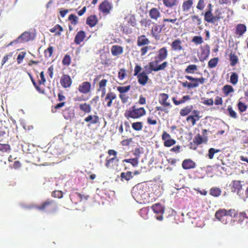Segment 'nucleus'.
I'll list each match as a JSON object with an SVG mask.
<instances>
[{
  "instance_id": "17",
  "label": "nucleus",
  "mask_w": 248,
  "mask_h": 248,
  "mask_svg": "<svg viewBox=\"0 0 248 248\" xmlns=\"http://www.w3.org/2000/svg\"><path fill=\"white\" fill-rule=\"evenodd\" d=\"M85 37V33L83 31H79L76 34L75 38V43L79 45L81 42H82Z\"/></svg>"
},
{
  "instance_id": "20",
  "label": "nucleus",
  "mask_w": 248,
  "mask_h": 248,
  "mask_svg": "<svg viewBox=\"0 0 248 248\" xmlns=\"http://www.w3.org/2000/svg\"><path fill=\"white\" fill-rule=\"evenodd\" d=\"M99 119L97 115H89L85 118L84 121L87 123H90V124H95L99 122Z\"/></svg>"
},
{
  "instance_id": "55",
  "label": "nucleus",
  "mask_w": 248,
  "mask_h": 248,
  "mask_svg": "<svg viewBox=\"0 0 248 248\" xmlns=\"http://www.w3.org/2000/svg\"><path fill=\"white\" fill-rule=\"evenodd\" d=\"M53 51V47L52 46H49L46 51L45 55L48 56L49 57H51Z\"/></svg>"
},
{
  "instance_id": "26",
  "label": "nucleus",
  "mask_w": 248,
  "mask_h": 248,
  "mask_svg": "<svg viewBox=\"0 0 248 248\" xmlns=\"http://www.w3.org/2000/svg\"><path fill=\"white\" fill-rule=\"evenodd\" d=\"M178 2V0H163L164 5L168 8L177 6Z\"/></svg>"
},
{
  "instance_id": "18",
  "label": "nucleus",
  "mask_w": 248,
  "mask_h": 248,
  "mask_svg": "<svg viewBox=\"0 0 248 248\" xmlns=\"http://www.w3.org/2000/svg\"><path fill=\"white\" fill-rule=\"evenodd\" d=\"M138 81L142 85H145L149 79L145 72H142L138 76Z\"/></svg>"
},
{
  "instance_id": "58",
  "label": "nucleus",
  "mask_w": 248,
  "mask_h": 248,
  "mask_svg": "<svg viewBox=\"0 0 248 248\" xmlns=\"http://www.w3.org/2000/svg\"><path fill=\"white\" fill-rule=\"evenodd\" d=\"M186 121H191L192 125H194L196 124V121L197 120L193 116L190 115L187 117Z\"/></svg>"
},
{
  "instance_id": "43",
  "label": "nucleus",
  "mask_w": 248,
  "mask_h": 248,
  "mask_svg": "<svg viewBox=\"0 0 248 248\" xmlns=\"http://www.w3.org/2000/svg\"><path fill=\"white\" fill-rule=\"evenodd\" d=\"M226 215L231 219L232 217H236L237 215V212L235 209H230L228 211L226 210Z\"/></svg>"
},
{
  "instance_id": "51",
  "label": "nucleus",
  "mask_w": 248,
  "mask_h": 248,
  "mask_svg": "<svg viewBox=\"0 0 248 248\" xmlns=\"http://www.w3.org/2000/svg\"><path fill=\"white\" fill-rule=\"evenodd\" d=\"M205 0H199L197 6V9L201 10H202L205 7L204 2Z\"/></svg>"
},
{
  "instance_id": "41",
  "label": "nucleus",
  "mask_w": 248,
  "mask_h": 248,
  "mask_svg": "<svg viewBox=\"0 0 248 248\" xmlns=\"http://www.w3.org/2000/svg\"><path fill=\"white\" fill-rule=\"evenodd\" d=\"M223 92L226 95H228L230 93L233 92L234 90L231 85H225L223 87Z\"/></svg>"
},
{
  "instance_id": "53",
  "label": "nucleus",
  "mask_w": 248,
  "mask_h": 248,
  "mask_svg": "<svg viewBox=\"0 0 248 248\" xmlns=\"http://www.w3.org/2000/svg\"><path fill=\"white\" fill-rule=\"evenodd\" d=\"M191 19L194 22H196L197 25H200L201 24V20L198 16L194 15L191 16Z\"/></svg>"
},
{
  "instance_id": "30",
  "label": "nucleus",
  "mask_w": 248,
  "mask_h": 248,
  "mask_svg": "<svg viewBox=\"0 0 248 248\" xmlns=\"http://www.w3.org/2000/svg\"><path fill=\"white\" fill-rule=\"evenodd\" d=\"M121 177L122 181H129L133 177V176L131 171H127L126 172H122Z\"/></svg>"
},
{
  "instance_id": "9",
  "label": "nucleus",
  "mask_w": 248,
  "mask_h": 248,
  "mask_svg": "<svg viewBox=\"0 0 248 248\" xmlns=\"http://www.w3.org/2000/svg\"><path fill=\"white\" fill-rule=\"evenodd\" d=\"M91 83L89 82H84L78 87V91L82 93H87L90 91Z\"/></svg>"
},
{
  "instance_id": "2",
  "label": "nucleus",
  "mask_w": 248,
  "mask_h": 248,
  "mask_svg": "<svg viewBox=\"0 0 248 248\" xmlns=\"http://www.w3.org/2000/svg\"><path fill=\"white\" fill-rule=\"evenodd\" d=\"M146 111L143 108H137L136 106H133L131 108L125 111L124 116L127 119H138L144 115Z\"/></svg>"
},
{
  "instance_id": "60",
  "label": "nucleus",
  "mask_w": 248,
  "mask_h": 248,
  "mask_svg": "<svg viewBox=\"0 0 248 248\" xmlns=\"http://www.w3.org/2000/svg\"><path fill=\"white\" fill-rule=\"evenodd\" d=\"M162 139L165 142L167 140L170 139V136L166 132L164 131L162 134Z\"/></svg>"
},
{
  "instance_id": "50",
  "label": "nucleus",
  "mask_w": 248,
  "mask_h": 248,
  "mask_svg": "<svg viewBox=\"0 0 248 248\" xmlns=\"http://www.w3.org/2000/svg\"><path fill=\"white\" fill-rule=\"evenodd\" d=\"M70 62H71L70 57L68 55H65L62 60V63L64 65H68L70 64Z\"/></svg>"
},
{
  "instance_id": "63",
  "label": "nucleus",
  "mask_w": 248,
  "mask_h": 248,
  "mask_svg": "<svg viewBox=\"0 0 248 248\" xmlns=\"http://www.w3.org/2000/svg\"><path fill=\"white\" fill-rule=\"evenodd\" d=\"M203 104L208 105V106H212L214 104V101L211 98V99L205 100L203 102Z\"/></svg>"
},
{
  "instance_id": "27",
  "label": "nucleus",
  "mask_w": 248,
  "mask_h": 248,
  "mask_svg": "<svg viewBox=\"0 0 248 248\" xmlns=\"http://www.w3.org/2000/svg\"><path fill=\"white\" fill-rule=\"evenodd\" d=\"M246 31V27L245 25L240 24L237 26L236 33L239 36L242 35Z\"/></svg>"
},
{
  "instance_id": "57",
  "label": "nucleus",
  "mask_w": 248,
  "mask_h": 248,
  "mask_svg": "<svg viewBox=\"0 0 248 248\" xmlns=\"http://www.w3.org/2000/svg\"><path fill=\"white\" fill-rule=\"evenodd\" d=\"M25 56V53H24L23 52H21L19 54V55H18L17 58V61L18 63L19 64L22 61L24 58Z\"/></svg>"
},
{
  "instance_id": "28",
  "label": "nucleus",
  "mask_w": 248,
  "mask_h": 248,
  "mask_svg": "<svg viewBox=\"0 0 248 248\" xmlns=\"http://www.w3.org/2000/svg\"><path fill=\"white\" fill-rule=\"evenodd\" d=\"M193 108L192 105L187 106L181 109L180 114L182 116H185L192 111Z\"/></svg>"
},
{
  "instance_id": "61",
  "label": "nucleus",
  "mask_w": 248,
  "mask_h": 248,
  "mask_svg": "<svg viewBox=\"0 0 248 248\" xmlns=\"http://www.w3.org/2000/svg\"><path fill=\"white\" fill-rule=\"evenodd\" d=\"M215 104L217 105H222V98L219 96H217L215 99Z\"/></svg>"
},
{
  "instance_id": "21",
  "label": "nucleus",
  "mask_w": 248,
  "mask_h": 248,
  "mask_svg": "<svg viewBox=\"0 0 248 248\" xmlns=\"http://www.w3.org/2000/svg\"><path fill=\"white\" fill-rule=\"evenodd\" d=\"M31 38V34L28 32H25L22 33L18 38L17 41L21 42L22 41L23 42H28L30 41Z\"/></svg>"
},
{
  "instance_id": "22",
  "label": "nucleus",
  "mask_w": 248,
  "mask_h": 248,
  "mask_svg": "<svg viewBox=\"0 0 248 248\" xmlns=\"http://www.w3.org/2000/svg\"><path fill=\"white\" fill-rule=\"evenodd\" d=\"M111 52L113 55L117 56L123 52V47L119 46H113L111 48Z\"/></svg>"
},
{
  "instance_id": "32",
  "label": "nucleus",
  "mask_w": 248,
  "mask_h": 248,
  "mask_svg": "<svg viewBox=\"0 0 248 248\" xmlns=\"http://www.w3.org/2000/svg\"><path fill=\"white\" fill-rule=\"evenodd\" d=\"M198 69L197 66L195 64H190L187 66L185 69V72L187 74H193Z\"/></svg>"
},
{
  "instance_id": "52",
  "label": "nucleus",
  "mask_w": 248,
  "mask_h": 248,
  "mask_svg": "<svg viewBox=\"0 0 248 248\" xmlns=\"http://www.w3.org/2000/svg\"><path fill=\"white\" fill-rule=\"evenodd\" d=\"M10 150V146L9 145L4 144H0V151L2 152H7Z\"/></svg>"
},
{
  "instance_id": "36",
  "label": "nucleus",
  "mask_w": 248,
  "mask_h": 248,
  "mask_svg": "<svg viewBox=\"0 0 248 248\" xmlns=\"http://www.w3.org/2000/svg\"><path fill=\"white\" fill-rule=\"evenodd\" d=\"M183 87H187L188 88H196L199 86V84L197 82L189 83L187 81L184 82L182 83Z\"/></svg>"
},
{
  "instance_id": "40",
  "label": "nucleus",
  "mask_w": 248,
  "mask_h": 248,
  "mask_svg": "<svg viewBox=\"0 0 248 248\" xmlns=\"http://www.w3.org/2000/svg\"><path fill=\"white\" fill-rule=\"evenodd\" d=\"M130 86H118L117 87V90L121 93V94L127 92L130 89Z\"/></svg>"
},
{
  "instance_id": "10",
  "label": "nucleus",
  "mask_w": 248,
  "mask_h": 248,
  "mask_svg": "<svg viewBox=\"0 0 248 248\" xmlns=\"http://www.w3.org/2000/svg\"><path fill=\"white\" fill-rule=\"evenodd\" d=\"M164 25L161 26L158 25H154L152 29V34L155 39H159V34L161 32Z\"/></svg>"
},
{
  "instance_id": "29",
  "label": "nucleus",
  "mask_w": 248,
  "mask_h": 248,
  "mask_svg": "<svg viewBox=\"0 0 248 248\" xmlns=\"http://www.w3.org/2000/svg\"><path fill=\"white\" fill-rule=\"evenodd\" d=\"M79 107L80 109L85 113H89L91 111V105L86 103L80 104Z\"/></svg>"
},
{
  "instance_id": "13",
  "label": "nucleus",
  "mask_w": 248,
  "mask_h": 248,
  "mask_svg": "<svg viewBox=\"0 0 248 248\" xmlns=\"http://www.w3.org/2000/svg\"><path fill=\"white\" fill-rule=\"evenodd\" d=\"M149 16L152 19L157 21L160 17L161 14L158 9L153 8L149 11Z\"/></svg>"
},
{
  "instance_id": "8",
  "label": "nucleus",
  "mask_w": 248,
  "mask_h": 248,
  "mask_svg": "<svg viewBox=\"0 0 248 248\" xmlns=\"http://www.w3.org/2000/svg\"><path fill=\"white\" fill-rule=\"evenodd\" d=\"M168 56V50L166 47H163L157 52V55L155 59H158L159 61H162L166 59Z\"/></svg>"
},
{
  "instance_id": "7",
  "label": "nucleus",
  "mask_w": 248,
  "mask_h": 248,
  "mask_svg": "<svg viewBox=\"0 0 248 248\" xmlns=\"http://www.w3.org/2000/svg\"><path fill=\"white\" fill-rule=\"evenodd\" d=\"M60 83L63 88H69L72 84V79L69 76L63 75L61 78Z\"/></svg>"
},
{
  "instance_id": "1",
  "label": "nucleus",
  "mask_w": 248,
  "mask_h": 248,
  "mask_svg": "<svg viewBox=\"0 0 248 248\" xmlns=\"http://www.w3.org/2000/svg\"><path fill=\"white\" fill-rule=\"evenodd\" d=\"M193 4V0H186L183 2L181 8L178 10L180 19L186 20L187 19L188 16L192 13Z\"/></svg>"
},
{
  "instance_id": "14",
  "label": "nucleus",
  "mask_w": 248,
  "mask_h": 248,
  "mask_svg": "<svg viewBox=\"0 0 248 248\" xmlns=\"http://www.w3.org/2000/svg\"><path fill=\"white\" fill-rule=\"evenodd\" d=\"M116 98V94L112 92L108 93L105 98V101L107 102L106 106L108 107H110L112 105V101Z\"/></svg>"
},
{
  "instance_id": "3",
  "label": "nucleus",
  "mask_w": 248,
  "mask_h": 248,
  "mask_svg": "<svg viewBox=\"0 0 248 248\" xmlns=\"http://www.w3.org/2000/svg\"><path fill=\"white\" fill-rule=\"evenodd\" d=\"M226 210L222 209L217 210L215 214L216 218L223 224H227L229 221L232 220V219L226 215Z\"/></svg>"
},
{
  "instance_id": "33",
  "label": "nucleus",
  "mask_w": 248,
  "mask_h": 248,
  "mask_svg": "<svg viewBox=\"0 0 248 248\" xmlns=\"http://www.w3.org/2000/svg\"><path fill=\"white\" fill-rule=\"evenodd\" d=\"M132 127L136 131H140L143 128V123L140 122H134L132 124Z\"/></svg>"
},
{
  "instance_id": "16",
  "label": "nucleus",
  "mask_w": 248,
  "mask_h": 248,
  "mask_svg": "<svg viewBox=\"0 0 248 248\" xmlns=\"http://www.w3.org/2000/svg\"><path fill=\"white\" fill-rule=\"evenodd\" d=\"M182 167L185 170L193 169L195 167V163L190 159H186L182 163Z\"/></svg>"
},
{
  "instance_id": "39",
  "label": "nucleus",
  "mask_w": 248,
  "mask_h": 248,
  "mask_svg": "<svg viewBox=\"0 0 248 248\" xmlns=\"http://www.w3.org/2000/svg\"><path fill=\"white\" fill-rule=\"evenodd\" d=\"M192 42L195 44L198 45L202 44L203 43V39L201 36H194L192 39Z\"/></svg>"
},
{
  "instance_id": "54",
  "label": "nucleus",
  "mask_w": 248,
  "mask_h": 248,
  "mask_svg": "<svg viewBox=\"0 0 248 248\" xmlns=\"http://www.w3.org/2000/svg\"><path fill=\"white\" fill-rule=\"evenodd\" d=\"M107 83V79H102V80H101L99 82V90L106 89L105 87L106 86Z\"/></svg>"
},
{
  "instance_id": "62",
  "label": "nucleus",
  "mask_w": 248,
  "mask_h": 248,
  "mask_svg": "<svg viewBox=\"0 0 248 248\" xmlns=\"http://www.w3.org/2000/svg\"><path fill=\"white\" fill-rule=\"evenodd\" d=\"M148 49H149V46H143V47H142L141 49V55L142 56L145 55V54L147 53Z\"/></svg>"
},
{
  "instance_id": "4",
  "label": "nucleus",
  "mask_w": 248,
  "mask_h": 248,
  "mask_svg": "<svg viewBox=\"0 0 248 248\" xmlns=\"http://www.w3.org/2000/svg\"><path fill=\"white\" fill-rule=\"evenodd\" d=\"M161 61H159L158 59H155V60L149 63L150 68L151 71H158L159 70H163L168 65L167 62H163L161 64L158 65V63Z\"/></svg>"
},
{
  "instance_id": "24",
  "label": "nucleus",
  "mask_w": 248,
  "mask_h": 248,
  "mask_svg": "<svg viewBox=\"0 0 248 248\" xmlns=\"http://www.w3.org/2000/svg\"><path fill=\"white\" fill-rule=\"evenodd\" d=\"M97 22V18L94 15L88 17L86 21V23L91 27H94L96 24Z\"/></svg>"
},
{
  "instance_id": "49",
  "label": "nucleus",
  "mask_w": 248,
  "mask_h": 248,
  "mask_svg": "<svg viewBox=\"0 0 248 248\" xmlns=\"http://www.w3.org/2000/svg\"><path fill=\"white\" fill-rule=\"evenodd\" d=\"M175 142L176 141L170 138L164 142V145L166 147H170L174 145Z\"/></svg>"
},
{
  "instance_id": "34",
  "label": "nucleus",
  "mask_w": 248,
  "mask_h": 248,
  "mask_svg": "<svg viewBox=\"0 0 248 248\" xmlns=\"http://www.w3.org/2000/svg\"><path fill=\"white\" fill-rule=\"evenodd\" d=\"M63 30L62 28L59 25H56L50 30V32L55 33L56 35H60Z\"/></svg>"
},
{
  "instance_id": "19",
  "label": "nucleus",
  "mask_w": 248,
  "mask_h": 248,
  "mask_svg": "<svg viewBox=\"0 0 248 248\" xmlns=\"http://www.w3.org/2000/svg\"><path fill=\"white\" fill-rule=\"evenodd\" d=\"M119 159L117 157H112L110 159H107L106 163L105 164L107 168H111L114 165H117Z\"/></svg>"
},
{
  "instance_id": "11",
  "label": "nucleus",
  "mask_w": 248,
  "mask_h": 248,
  "mask_svg": "<svg viewBox=\"0 0 248 248\" xmlns=\"http://www.w3.org/2000/svg\"><path fill=\"white\" fill-rule=\"evenodd\" d=\"M169 95L166 93H160L159 95V102L164 107H170V104L167 101Z\"/></svg>"
},
{
  "instance_id": "44",
  "label": "nucleus",
  "mask_w": 248,
  "mask_h": 248,
  "mask_svg": "<svg viewBox=\"0 0 248 248\" xmlns=\"http://www.w3.org/2000/svg\"><path fill=\"white\" fill-rule=\"evenodd\" d=\"M220 190L217 188H213L210 190V194L214 196L217 197L220 194Z\"/></svg>"
},
{
  "instance_id": "35",
  "label": "nucleus",
  "mask_w": 248,
  "mask_h": 248,
  "mask_svg": "<svg viewBox=\"0 0 248 248\" xmlns=\"http://www.w3.org/2000/svg\"><path fill=\"white\" fill-rule=\"evenodd\" d=\"M218 62V58H214L211 59L208 63V66L210 68H213L215 67Z\"/></svg>"
},
{
  "instance_id": "48",
  "label": "nucleus",
  "mask_w": 248,
  "mask_h": 248,
  "mask_svg": "<svg viewBox=\"0 0 248 248\" xmlns=\"http://www.w3.org/2000/svg\"><path fill=\"white\" fill-rule=\"evenodd\" d=\"M78 17L74 15H70L69 16V20L73 25H76L78 23Z\"/></svg>"
},
{
  "instance_id": "64",
  "label": "nucleus",
  "mask_w": 248,
  "mask_h": 248,
  "mask_svg": "<svg viewBox=\"0 0 248 248\" xmlns=\"http://www.w3.org/2000/svg\"><path fill=\"white\" fill-rule=\"evenodd\" d=\"M141 67L140 65H136L134 69V75L136 76L141 71Z\"/></svg>"
},
{
  "instance_id": "5",
  "label": "nucleus",
  "mask_w": 248,
  "mask_h": 248,
  "mask_svg": "<svg viewBox=\"0 0 248 248\" xmlns=\"http://www.w3.org/2000/svg\"><path fill=\"white\" fill-rule=\"evenodd\" d=\"M152 208L155 214L160 215L156 217V219L160 221L162 220L163 218L162 215L164 212V207L160 204L157 203L153 205Z\"/></svg>"
},
{
  "instance_id": "6",
  "label": "nucleus",
  "mask_w": 248,
  "mask_h": 248,
  "mask_svg": "<svg viewBox=\"0 0 248 248\" xmlns=\"http://www.w3.org/2000/svg\"><path fill=\"white\" fill-rule=\"evenodd\" d=\"M112 8V4L107 0L102 2L99 7V10L104 14L108 15Z\"/></svg>"
},
{
  "instance_id": "42",
  "label": "nucleus",
  "mask_w": 248,
  "mask_h": 248,
  "mask_svg": "<svg viewBox=\"0 0 248 248\" xmlns=\"http://www.w3.org/2000/svg\"><path fill=\"white\" fill-rule=\"evenodd\" d=\"M238 77L236 73H232L230 77V82L233 85L238 82Z\"/></svg>"
},
{
  "instance_id": "15",
  "label": "nucleus",
  "mask_w": 248,
  "mask_h": 248,
  "mask_svg": "<svg viewBox=\"0 0 248 248\" xmlns=\"http://www.w3.org/2000/svg\"><path fill=\"white\" fill-rule=\"evenodd\" d=\"M202 53L201 57L203 60H206L209 56L210 53V47L208 45H206L201 47Z\"/></svg>"
},
{
  "instance_id": "31",
  "label": "nucleus",
  "mask_w": 248,
  "mask_h": 248,
  "mask_svg": "<svg viewBox=\"0 0 248 248\" xmlns=\"http://www.w3.org/2000/svg\"><path fill=\"white\" fill-rule=\"evenodd\" d=\"M242 186L240 181H234L232 182V191L235 192L237 190V193H238L239 191L242 189Z\"/></svg>"
},
{
  "instance_id": "25",
  "label": "nucleus",
  "mask_w": 248,
  "mask_h": 248,
  "mask_svg": "<svg viewBox=\"0 0 248 248\" xmlns=\"http://www.w3.org/2000/svg\"><path fill=\"white\" fill-rule=\"evenodd\" d=\"M149 43V40L144 35H141L138 37L137 44L139 46L148 45Z\"/></svg>"
},
{
  "instance_id": "46",
  "label": "nucleus",
  "mask_w": 248,
  "mask_h": 248,
  "mask_svg": "<svg viewBox=\"0 0 248 248\" xmlns=\"http://www.w3.org/2000/svg\"><path fill=\"white\" fill-rule=\"evenodd\" d=\"M228 112L230 117L233 118H237V114L232 109V108L231 107H228Z\"/></svg>"
},
{
  "instance_id": "12",
  "label": "nucleus",
  "mask_w": 248,
  "mask_h": 248,
  "mask_svg": "<svg viewBox=\"0 0 248 248\" xmlns=\"http://www.w3.org/2000/svg\"><path fill=\"white\" fill-rule=\"evenodd\" d=\"M182 41L177 39L173 41L171 45V48L173 51H179L183 49Z\"/></svg>"
},
{
  "instance_id": "23",
  "label": "nucleus",
  "mask_w": 248,
  "mask_h": 248,
  "mask_svg": "<svg viewBox=\"0 0 248 248\" xmlns=\"http://www.w3.org/2000/svg\"><path fill=\"white\" fill-rule=\"evenodd\" d=\"M216 17L213 16L211 11L209 10L204 14V20L210 23H214L216 21Z\"/></svg>"
},
{
  "instance_id": "38",
  "label": "nucleus",
  "mask_w": 248,
  "mask_h": 248,
  "mask_svg": "<svg viewBox=\"0 0 248 248\" xmlns=\"http://www.w3.org/2000/svg\"><path fill=\"white\" fill-rule=\"evenodd\" d=\"M230 60L231 61V65L232 66L235 65L238 62V57L233 53H231L230 55Z\"/></svg>"
},
{
  "instance_id": "59",
  "label": "nucleus",
  "mask_w": 248,
  "mask_h": 248,
  "mask_svg": "<svg viewBox=\"0 0 248 248\" xmlns=\"http://www.w3.org/2000/svg\"><path fill=\"white\" fill-rule=\"evenodd\" d=\"M125 76V70L124 69H121L118 73V77L120 79L123 80Z\"/></svg>"
},
{
  "instance_id": "56",
  "label": "nucleus",
  "mask_w": 248,
  "mask_h": 248,
  "mask_svg": "<svg viewBox=\"0 0 248 248\" xmlns=\"http://www.w3.org/2000/svg\"><path fill=\"white\" fill-rule=\"evenodd\" d=\"M52 196L54 197L61 198L62 197V193L61 191H55L53 192Z\"/></svg>"
},
{
  "instance_id": "45",
  "label": "nucleus",
  "mask_w": 248,
  "mask_h": 248,
  "mask_svg": "<svg viewBox=\"0 0 248 248\" xmlns=\"http://www.w3.org/2000/svg\"><path fill=\"white\" fill-rule=\"evenodd\" d=\"M220 152L219 150H216L214 148H211L208 151V157L210 159H212L214 157L215 153Z\"/></svg>"
},
{
  "instance_id": "37",
  "label": "nucleus",
  "mask_w": 248,
  "mask_h": 248,
  "mask_svg": "<svg viewBox=\"0 0 248 248\" xmlns=\"http://www.w3.org/2000/svg\"><path fill=\"white\" fill-rule=\"evenodd\" d=\"M206 140L202 138L200 135L198 134L195 136L194 141L198 145H200L204 142H206Z\"/></svg>"
},
{
  "instance_id": "47",
  "label": "nucleus",
  "mask_w": 248,
  "mask_h": 248,
  "mask_svg": "<svg viewBox=\"0 0 248 248\" xmlns=\"http://www.w3.org/2000/svg\"><path fill=\"white\" fill-rule=\"evenodd\" d=\"M238 108L240 112H243L246 111L247 106L242 102H239L238 103Z\"/></svg>"
}]
</instances>
